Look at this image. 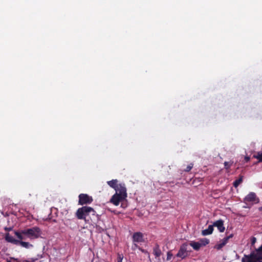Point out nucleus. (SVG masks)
<instances>
[{
    "instance_id": "17",
    "label": "nucleus",
    "mask_w": 262,
    "mask_h": 262,
    "mask_svg": "<svg viewBox=\"0 0 262 262\" xmlns=\"http://www.w3.org/2000/svg\"><path fill=\"white\" fill-rule=\"evenodd\" d=\"M199 243L201 246H205L209 243V240L206 238H202L200 240Z\"/></svg>"
},
{
    "instance_id": "16",
    "label": "nucleus",
    "mask_w": 262,
    "mask_h": 262,
    "mask_svg": "<svg viewBox=\"0 0 262 262\" xmlns=\"http://www.w3.org/2000/svg\"><path fill=\"white\" fill-rule=\"evenodd\" d=\"M154 254L156 257H159L161 255V251L159 246H156L154 249Z\"/></svg>"
},
{
    "instance_id": "1",
    "label": "nucleus",
    "mask_w": 262,
    "mask_h": 262,
    "mask_svg": "<svg viewBox=\"0 0 262 262\" xmlns=\"http://www.w3.org/2000/svg\"><path fill=\"white\" fill-rule=\"evenodd\" d=\"M41 234V230L37 227L25 229L19 232H15V234L20 240H25L27 238L34 239L38 238Z\"/></svg>"
},
{
    "instance_id": "9",
    "label": "nucleus",
    "mask_w": 262,
    "mask_h": 262,
    "mask_svg": "<svg viewBox=\"0 0 262 262\" xmlns=\"http://www.w3.org/2000/svg\"><path fill=\"white\" fill-rule=\"evenodd\" d=\"M233 237V234H231L230 235L224 238L222 240H221L219 243H217L215 246V248L217 249L220 250L222 247H223L228 242V240Z\"/></svg>"
},
{
    "instance_id": "7",
    "label": "nucleus",
    "mask_w": 262,
    "mask_h": 262,
    "mask_svg": "<svg viewBox=\"0 0 262 262\" xmlns=\"http://www.w3.org/2000/svg\"><path fill=\"white\" fill-rule=\"evenodd\" d=\"M93 201V198L86 194H80L79 195V204L83 205L84 204H90Z\"/></svg>"
},
{
    "instance_id": "10",
    "label": "nucleus",
    "mask_w": 262,
    "mask_h": 262,
    "mask_svg": "<svg viewBox=\"0 0 262 262\" xmlns=\"http://www.w3.org/2000/svg\"><path fill=\"white\" fill-rule=\"evenodd\" d=\"M213 226L216 227L221 232H223L225 231V228L224 226V222L221 220L215 222L213 224Z\"/></svg>"
},
{
    "instance_id": "25",
    "label": "nucleus",
    "mask_w": 262,
    "mask_h": 262,
    "mask_svg": "<svg viewBox=\"0 0 262 262\" xmlns=\"http://www.w3.org/2000/svg\"><path fill=\"white\" fill-rule=\"evenodd\" d=\"M245 160L246 161V162H248V161H249V160H250V157H248V156H246V157H245Z\"/></svg>"
},
{
    "instance_id": "3",
    "label": "nucleus",
    "mask_w": 262,
    "mask_h": 262,
    "mask_svg": "<svg viewBox=\"0 0 262 262\" xmlns=\"http://www.w3.org/2000/svg\"><path fill=\"white\" fill-rule=\"evenodd\" d=\"M127 197L126 189L125 187H121L120 190L112 196L110 202L115 206L119 205L120 202L125 200Z\"/></svg>"
},
{
    "instance_id": "8",
    "label": "nucleus",
    "mask_w": 262,
    "mask_h": 262,
    "mask_svg": "<svg viewBox=\"0 0 262 262\" xmlns=\"http://www.w3.org/2000/svg\"><path fill=\"white\" fill-rule=\"evenodd\" d=\"M107 183L111 187L114 188L117 192L120 190L121 187H125L124 184H118V180L116 179L107 181Z\"/></svg>"
},
{
    "instance_id": "6",
    "label": "nucleus",
    "mask_w": 262,
    "mask_h": 262,
    "mask_svg": "<svg viewBox=\"0 0 262 262\" xmlns=\"http://www.w3.org/2000/svg\"><path fill=\"white\" fill-rule=\"evenodd\" d=\"M259 199L254 192H251L244 199V202L247 204H253L258 203Z\"/></svg>"
},
{
    "instance_id": "22",
    "label": "nucleus",
    "mask_w": 262,
    "mask_h": 262,
    "mask_svg": "<svg viewBox=\"0 0 262 262\" xmlns=\"http://www.w3.org/2000/svg\"><path fill=\"white\" fill-rule=\"evenodd\" d=\"M224 165L226 169H228L230 168V167L231 165V164L228 162H224Z\"/></svg>"
},
{
    "instance_id": "5",
    "label": "nucleus",
    "mask_w": 262,
    "mask_h": 262,
    "mask_svg": "<svg viewBox=\"0 0 262 262\" xmlns=\"http://www.w3.org/2000/svg\"><path fill=\"white\" fill-rule=\"evenodd\" d=\"M189 246L187 244H183L180 247L178 253L177 254V256L181 258V259H184L188 255L189 252H190V250H188Z\"/></svg>"
},
{
    "instance_id": "19",
    "label": "nucleus",
    "mask_w": 262,
    "mask_h": 262,
    "mask_svg": "<svg viewBox=\"0 0 262 262\" xmlns=\"http://www.w3.org/2000/svg\"><path fill=\"white\" fill-rule=\"evenodd\" d=\"M254 157L258 160L259 162H262V152H258Z\"/></svg>"
},
{
    "instance_id": "15",
    "label": "nucleus",
    "mask_w": 262,
    "mask_h": 262,
    "mask_svg": "<svg viewBox=\"0 0 262 262\" xmlns=\"http://www.w3.org/2000/svg\"><path fill=\"white\" fill-rule=\"evenodd\" d=\"M18 244L20 245L21 246L26 248H30L33 247V245L32 244L26 242L19 241Z\"/></svg>"
},
{
    "instance_id": "13",
    "label": "nucleus",
    "mask_w": 262,
    "mask_h": 262,
    "mask_svg": "<svg viewBox=\"0 0 262 262\" xmlns=\"http://www.w3.org/2000/svg\"><path fill=\"white\" fill-rule=\"evenodd\" d=\"M213 231V225H209L207 229H205L202 231V234L203 235H207L211 234Z\"/></svg>"
},
{
    "instance_id": "23",
    "label": "nucleus",
    "mask_w": 262,
    "mask_h": 262,
    "mask_svg": "<svg viewBox=\"0 0 262 262\" xmlns=\"http://www.w3.org/2000/svg\"><path fill=\"white\" fill-rule=\"evenodd\" d=\"M256 239L255 237H253L251 239V243L252 245H254L256 242Z\"/></svg>"
},
{
    "instance_id": "26",
    "label": "nucleus",
    "mask_w": 262,
    "mask_h": 262,
    "mask_svg": "<svg viewBox=\"0 0 262 262\" xmlns=\"http://www.w3.org/2000/svg\"><path fill=\"white\" fill-rule=\"evenodd\" d=\"M259 210L262 211V207L259 208Z\"/></svg>"
},
{
    "instance_id": "11",
    "label": "nucleus",
    "mask_w": 262,
    "mask_h": 262,
    "mask_svg": "<svg viewBox=\"0 0 262 262\" xmlns=\"http://www.w3.org/2000/svg\"><path fill=\"white\" fill-rule=\"evenodd\" d=\"M133 241L136 243H141L143 242V236L141 232H136L133 236Z\"/></svg>"
},
{
    "instance_id": "2",
    "label": "nucleus",
    "mask_w": 262,
    "mask_h": 262,
    "mask_svg": "<svg viewBox=\"0 0 262 262\" xmlns=\"http://www.w3.org/2000/svg\"><path fill=\"white\" fill-rule=\"evenodd\" d=\"M92 216L91 220L95 224V222L99 220V216L96 211L91 207L83 206L78 209L76 212V217L79 220H84L86 221L88 216Z\"/></svg>"
},
{
    "instance_id": "24",
    "label": "nucleus",
    "mask_w": 262,
    "mask_h": 262,
    "mask_svg": "<svg viewBox=\"0 0 262 262\" xmlns=\"http://www.w3.org/2000/svg\"><path fill=\"white\" fill-rule=\"evenodd\" d=\"M123 257L121 255H119L118 257V262H122Z\"/></svg>"
},
{
    "instance_id": "12",
    "label": "nucleus",
    "mask_w": 262,
    "mask_h": 262,
    "mask_svg": "<svg viewBox=\"0 0 262 262\" xmlns=\"http://www.w3.org/2000/svg\"><path fill=\"white\" fill-rule=\"evenodd\" d=\"M6 240L10 243H13L14 244H18L19 241L15 239L13 236L10 235L9 234H7L5 237Z\"/></svg>"
},
{
    "instance_id": "21",
    "label": "nucleus",
    "mask_w": 262,
    "mask_h": 262,
    "mask_svg": "<svg viewBox=\"0 0 262 262\" xmlns=\"http://www.w3.org/2000/svg\"><path fill=\"white\" fill-rule=\"evenodd\" d=\"M192 167H193V164H190L189 165L187 166L186 168L185 169V171L186 172L189 171L192 169Z\"/></svg>"
},
{
    "instance_id": "14",
    "label": "nucleus",
    "mask_w": 262,
    "mask_h": 262,
    "mask_svg": "<svg viewBox=\"0 0 262 262\" xmlns=\"http://www.w3.org/2000/svg\"><path fill=\"white\" fill-rule=\"evenodd\" d=\"M190 246L195 250H199L202 247L199 242H196L194 241H191L190 243Z\"/></svg>"
},
{
    "instance_id": "20",
    "label": "nucleus",
    "mask_w": 262,
    "mask_h": 262,
    "mask_svg": "<svg viewBox=\"0 0 262 262\" xmlns=\"http://www.w3.org/2000/svg\"><path fill=\"white\" fill-rule=\"evenodd\" d=\"M172 257V254L171 253V252L169 251L167 253V260H169L171 259V257Z\"/></svg>"
},
{
    "instance_id": "27",
    "label": "nucleus",
    "mask_w": 262,
    "mask_h": 262,
    "mask_svg": "<svg viewBox=\"0 0 262 262\" xmlns=\"http://www.w3.org/2000/svg\"><path fill=\"white\" fill-rule=\"evenodd\" d=\"M7 262H11V261H7Z\"/></svg>"
},
{
    "instance_id": "4",
    "label": "nucleus",
    "mask_w": 262,
    "mask_h": 262,
    "mask_svg": "<svg viewBox=\"0 0 262 262\" xmlns=\"http://www.w3.org/2000/svg\"><path fill=\"white\" fill-rule=\"evenodd\" d=\"M243 258L247 260H253L255 262H262L260 259H262V245L257 250L255 253H253L250 256H245Z\"/></svg>"
},
{
    "instance_id": "18",
    "label": "nucleus",
    "mask_w": 262,
    "mask_h": 262,
    "mask_svg": "<svg viewBox=\"0 0 262 262\" xmlns=\"http://www.w3.org/2000/svg\"><path fill=\"white\" fill-rule=\"evenodd\" d=\"M243 181V177H241L235 181L233 185L235 187H237Z\"/></svg>"
}]
</instances>
